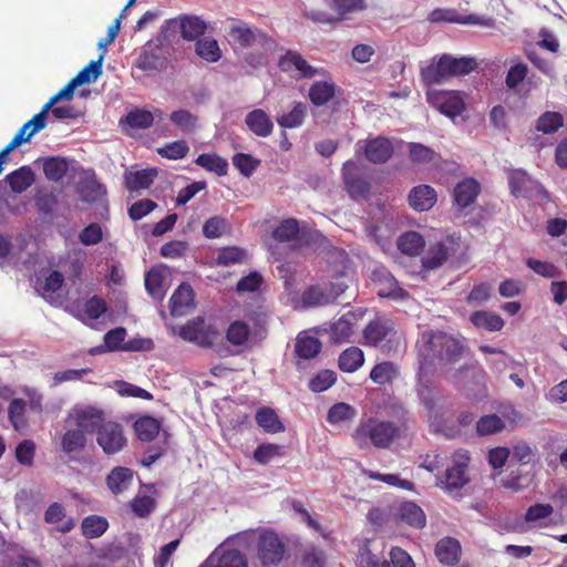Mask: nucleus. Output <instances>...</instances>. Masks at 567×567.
I'll return each instance as SVG.
<instances>
[{
    "mask_svg": "<svg viewBox=\"0 0 567 567\" xmlns=\"http://www.w3.org/2000/svg\"><path fill=\"white\" fill-rule=\"evenodd\" d=\"M401 435L400 426L378 417H368L359 423L351 436L359 447L373 445L377 449H389Z\"/></svg>",
    "mask_w": 567,
    "mask_h": 567,
    "instance_id": "1",
    "label": "nucleus"
},
{
    "mask_svg": "<svg viewBox=\"0 0 567 567\" xmlns=\"http://www.w3.org/2000/svg\"><path fill=\"white\" fill-rule=\"evenodd\" d=\"M476 66L477 63L473 58H453L443 54L437 62L424 68L421 74L426 85H434L443 83L452 76L466 75Z\"/></svg>",
    "mask_w": 567,
    "mask_h": 567,
    "instance_id": "2",
    "label": "nucleus"
},
{
    "mask_svg": "<svg viewBox=\"0 0 567 567\" xmlns=\"http://www.w3.org/2000/svg\"><path fill=\"white\" fill-rule=\"evenodd\" d=\"M425 337L426 355L436 359L442 364L457 362L465 350V346L460 339L444 331H430L424 334Z\"/></svg>",
    "mask_w": 567,
    "mask_h": 567,
    "instance_id": "3",
    "label": "nucleus"
},
{
    "mask_svg": "<svg viewBox=\"0 0 567 567\" xmlns=\"http://www.w3.org/2000/svg\"><path fill=\"white\" fill-rule=\"evenodd\" d=\"M470 456L467 451L458 450L453 454V464L442 475L436 476V486L452 495L463 488L470 478L466 475Z\"/></svg>",
    "mask_w": 567,
    "mask_h": 567,
    "instance_id": "4",
    "label": "nucleus"
},
{
    "mask_svg": "<svg viewBox=\"0 0 567 567\" xmlns=\"http://www.w3.org/2000/svg\"><path fill=\"white\" fill-rule=\"evenodd\" d=\"M179 336L189 342L200 347H212L219 338L217 328L198 317L188 321L181 328Z\"/></svg>",
    "mask_w": 567,
    "mask_h": 567,
    "instance_id": "5",
    "label": "nucleus"
},
{
    "mask_svg": "<svg viewBox=\"0 0 567 567\" xmlns=\"http://www.w3.org/2000/svg\"><path fill=\"white\" fill-rule=\"evenodd\" d=\"M258 558L264 566L278 565L286 553V546L275 532L260 534L257 544Z\"/></svg>",
    "mask_w": 567,
    "mask_h": 567,
    "instance_id": "6",
    "label": "nucleus"
},
{
    "mask_svg": "<svg viewBox=\"0 0 567 567\" xmlns=\"http://www.w3.org/2000/svg\"><path fill=\"white\" fill-rule=\"evenodd\" d=\"M228 34L243 49L259 45L264 50H270L275 44V41L262 31L246 25H233Z\"/></svg>",
    "mask_w": 567,
    "mask_h": 567,
    "instance_id": "7",
    "label": "nucleus"
},
{
    "mask_svg": "<svg viewBox=\"0 0 567 567\" xmlns=\"http://www.w3.org/2000/svg\"><path fill=\"white\" fill-rule=\"evenodd\" d=\"M96 442L105 454H115L126 445L123 426L113 421H106L96 433Z\"/></svg>",
    "mask_w": 567,
    "mask_h": 567,
    "instance_id": "8",
    "label": "nucleus"
},
{
    "mask_svg": "<svg viewBox=\"0 0 567 567\" xmlns=\"http://www.w3.org/2000/svg\"><path fill=\"white\" fill-rule=\"evenodd\" d=\"M429 21L432 23L451 22L458 24H475L486 28H492L495 24V20L491 17H482L478 14L463 16L451 9H434L429 14Z\"/></svg>",
    "mask_w": 567,
    "mask_h": 567,
    "instance_id": "9",
    "label": "nucleus"
},
{
    "mask_svg": "<svg viewBox=\"0 0 567 567\" xmlns=\"http://www.w3.org/2000/svg\"><path fill=\"white\" fill-rule=\"evenodd\" d=\"M396 333L395 323L386 317H377L363 330L364 344L378 347L383 341H390Z\"/></svg>",
    "mask_w": 567,
    "mask_h": 567,
    "instance_id": "10",
    "label": "nucleus"
},
{
    "mask_svg": "<svg viewBox=\"0 0 567 567\" xmlns=\"http://www.w3.org/2000/svg\"><path fill=\"white\" fill-rule=\"evenodd\" d=\"M344 291V288L330 284L328 287L313 285L307 288L301 300L307 307H320L334 302V300Z\"/></svg>",
    "mask_w": 567,
    "mask_h": 567,
    "instance_id": "11",
    "label": "nucleus"
},
{
    "mask_svg": "<svg viewBox=\"0 0 567 567\" xmlns=\"http://www.w3.org/2000/svg\"><path fill=\"white\" fill-rule=\"evenodd\" d=\"M372 280L381 298L406 299L409 292L399 286L394 276L385 268H378L372 272Z\"/></svg>",
    "mask_w": 567,
    "mask_h": 567,
    "instance_id": "12",
    "label": "nucleus"
},
{
    "mask_svg": "<svg viewBox=\"0 0 567 567\" xmlns=\"http://www.w3.org/2000/svg\"><path fill=\"white\" fill-rule=\"evenodd\" d=\"M362 148L365 158L372 164H384L394 153L391 140L384 136L367 140Z\"/></svg>",
    "mask_w": 567,
    "mask_h": 567,
    "instance_id": "13",
    "label": "nucleus"
},
{
    "mask_svg": "<svg viewBox=\"0 0 567 567\" xmlns=\"http://www.w3.org/2000/svg\"><path fill=\"white\" fill-rule=\"evenodd\" d=\"M342 178L347 192L352 196H365L370 192V183L359 174L357 164L349 159L343 164Z\"/></svg>",
    "mask_w": 567,
    "mask_h": 567,
    "instance_id": "14",
    "label": "nucleus"
},
{
    "mask_svg": "<svg viewBox=\"0 0 567 567\" xmlns=\"http://www.w3.org/2000/svg\"><path fill=\"white\" fill-rule=\"evenodd\" d=\"M74 421L75 425L83 430L85 434L97 433L106 422L103 410L94 406H85L75 410Z\"/></svg>",
    "mask_w": 567,
    "mask_h": 567,
    "instance_id": "15",
    "label": "nucleus"
},
{
    "mask_svg": "<svg viewBox=\"0 0 567 567\" xmlns=\"http://www.w3.org/2000/svg\"><path fill=\"white\" fill-rule=\"evenodd\" d=\"M454 244V240L447 237L444 241H439L430 246L422 257V266L427 270L441 267L450 257Z\"/></svg>",
    "mask_w": 567,
    "mask_h": 567,
    "instance_id": "16",
    "label": "nucleus"
},
{
    "mask_svg": "<svg viewBox=\"0 0 567 567\" xmlns=\"http://www.w3.org/2000/svg\"><path fill=\"white\" fill-rule=\"evenodd\" d=\"M481 193V185L474 178H464L453 190V203L458 209L471 206Z\"/></svg>",
    "mask_w": 567,
    "mask_h": 567,
    "instance_id": "17",
    "label": "nucleus"
},
{
    "mask_svg": "<svg viewBox=\"0 0 567 567\" xmlns=\"http://www.w3.org/2000/svg\"><path fill=\"white\" fill-rule=\"evenodd\" d=\"M278 66L284 72L298 71L299 76L305 79H311L317 74V70L299 52L291 50L279 59Z\"/></svg>",
    "mask_w": 567,
    "mask_h": 567,
    "instance_id": "18",
    "label": "nucleus"
},
{
    "mask_svg": "<svg viewBox=\"0 0 567 567\" xmlns=\"http://www.w3.org/2000/svg\"><path fill=\"white\" fill-rule=\"evenodd\" d=\"M409 205L416 212L430 210L437 200L436 190L426 184L413 187L409 193Z\"/></svg>",
    "mask_w": 567,
    "mask_h": 567,
    "instance_id": "19",
    "label": "nucleus"
},
{
    "mask_svg": "<svg viewBox=\"0 0 567 567\" xmlns=\"http://www.w3.org/2000/svg\"><path fill=\"white\" fill-rule=\"evenodd\" d=\"M245 124L258 137H268L274 131L270 116L261 109L248 112L245 116Z\"/></svg>",
    "mask_w": 567,
    "mask_h": 567,
    "instance_id": "20",
    "label": "nucleus"
},
{
    "mask_svg": "<svg viewBox=\"0 0 567 567\" xmlns=\"http://www.w3.org/2000/svg\"><path fill=\"white\" fill-rule=\"evenodd\" d=\"M434 104L442 114L449 117L460 115L465 109V103L460 92H442L435 96Z\"/></svg>",
    "mask_w": 567,
    "mask_h": 567,
    "instance_id": "21",
    "label": "nucleus"
},
{
    "mask_svg": "<svg viewBox=\"0 0 567 567\" xmlns=\"http://www.w3.org/2000/svg\"><path fill=\"white\" fill-rule=\"evenodd\" d=\"M461 544L453 537L442 538L435 546V556L439 561L447 566L457 564L461 558Z\"/></svg>",
    "mask_w": 567,
    "mask_h": 567,
    "instance_id": "22",
    "label": "nucleus"
},
{
    "mask_svg": "<svg viewBox=\"0 0 567 567\" xmlns=\"http://www.w3.org/2000/svg\"><path fill=\"white\" fill-rule=\"evenodd\" d=\"M355 320V315L349 311L332 322L329 329L331 342L342 343L349 341L350 337L353 334Z\"/></svg>",
    "mask_w": 567,
    "mask_h": 567,
    "instance_id": "23",
    "label": "nucleus"
},
{
    "mask_svg": "<svg viewBox=\"0 0 567 567\" xmlns=\"http://www.w3.org/2000/svg\"><path fill=\"white\" fill-rule=\"evenodd\" d=\"M194 301V291L188 284H181L169 300L171 313L174 317L185 315L186 310L192 307Z\"/></svg>",
    "mask_w": 567,
    "mask_h": 567,
    "instance_id": "24",
    "label": "nucleus"
},
{
    "mask_svg": "<svg viewBox=\"0 0 567 567\" xmlns=\"http://www.w3.org/2000/svg\"><path fill=\"white\" fill-rule=\"evenodd\" d=\"M532 476L519 467L508 466L507 473L499 480V485L514 493L523 492L532 484Z\"/></svg>",
    "mask_w": 567,
    "mask_h": 567,
    "instance_id": "25",
    "label": "nucleus"
},
{
    "mask_svg": "<svg viewBox=\"0 0 567 567\" xmlns=\"http://www.w3.org/2000/svg\"><path fill=\"white\" fill-rule=\"evenodd\" d=\"M156 175L157 171L155 168L126 172L124 174L125 187L128 192L146 189L153 184Z\"/></svg>",
    "mask_w": 567,
    "mask_h": 567,
    "instance_id": "26",
    "label": "nucleus"
},
{
    "mask_svg": "<svg viewBox=\"0 0 567 567\" xmlns=\"http://www.w3.org/2000/svg\"><path fill=\"white\" fill-rule=\"evenodd\" d=\"M11 190L17 194L25 192L35 181L34 172L30 166H21L6 176Z\"/></svg>",
    "mask_w": 567,
    "mask_h": 567,
    "instance_id": "27",
    "label": "nucleus"
},
{
    "mask_svg": "<svg viewBox=\"0 0 567 567\" xmlns=\"http://www.w3.org/2000/svg\"><path fill=\"white\" fill-rule=\"evenodd\" d=\"M43 502L40 488H21L14 495L17 509L28 514L35 511Z\"/></svg>",
    "mask_w": 567,
    "mask_h": 567,
    "instance_id": "28",
    "label": "nucleus"
},
{
    "mask_svg": "<svg viewBox=\"0 0 567 567\" xmlns=\"http://www.w3.org/2000/svg\"><path fill=\"white\" fill-rule=\"evenodd\" d=\"M256 423L266 433L276 434L285 431V425L280 421L276 411L271 408H260L255 415Z\"/></svg>",
    "mask_w": 567,
    "mask_h": 567,
    "instance_id": "29",
    "label": "nucleus"
},
{
    "mask_svg": "<svg viewBox=\"0 0 567 567\" xmlns=\"http://www.w3.org/2000/svg\"><path fill=\"white\" fill-rule=\"evenodd\" d=\"M398 516L401 522L414 528H423L426 524V516L423 509L413 502H404L400 505Z\"/></svg>",
    "mask_w": 567,
    "mask_h": 567,
    "instance_id": "30",
    "label": "nucleus"
},
{
    "mask_svg": "<svg viewBox=\"0 0 567 567\" xmlns=\"http://www.w3.org/2000/svg\"><path fill=\"white\" fill-rule=\"evenodd\" d=\"M69 166V161L65 157L49 156L43 159L42 168L48 181L61 182L65 177Z\"/></svg>",
    "mask_w": 567,
    "mask_h": 567,
    "instance_id": "31",
    "label": "nucleus"
},
{
    "mask_svg": "<svg viewBox=\"0 0 567 567\" xmlns=\"http://www.w3.org/2000/svg\"><path fill=\"white\" fill-rule=\"evenodd\" d=\"M48 112L42 106L41 111L22 125L13 138H20V145L28 143L37 133L47 126Z\"/></svg>",
    "mask_w": 567,
    "mask_h": 567,
    "instance_id": "32",
    "label": "nucleus"
},
{
    "mask_svg": "<svg viewBox=\"0 0 567 567\" xmlns=\"http://www.w3.org/2000/svg\"><path fill=\"white\" fill-rule=\"evenodd\" d=\"M133 482V472L127 467H115L106 477L107 487L117 495L128 489Z\"/></svg>",
    "mask_w": 567,
    "mask_h": 567,
    "instance_id": "33",
    "label": "nucleus"
},
{
    "mask_svg": "<svg viewBox=\"0 0 567 567\" xmlns=\"http://www.w3.org/2000/svg\"><path fill=\"white\" fill-rule=\"evenodd\" d=\"M161 426V421L150 415L141 416L133 425L136 436L143 442L153 441L158 435Z\"/></svg>",
    "mask_w": 567,
    "mask_h": 567,
    "instance_id": "34",
    "label": "nucleus"
},
{
    "mask_svg": "<svg viewBox=\"0 0 567 567\" xmlns=\"http://www.w3.org/2000/svg\"><path fill=\"white\" fill-rule=\"evenodd\" d=\"M364 363V353L358 347H349L341 352L338 360L339 369L347 373H353Z\"/></svg>",
    "mask_w": 567,
    "mask_h": 567,
    "instance_id": "35",
    "label": "nucleus"
},
{
    "mask_svg": "<svg viewBox=\"0 0 567 567\" xmlns=\"http://www.w3.org/2000/svg\"><path fill=\"white\" fill-rule=\"evenodd\" d=\"M321 341L312 336L300 333L296 339L295 352L297 357L310 360L316 358L321 351Z\"/></svg>",
    "mask_w": 567,
    "mask_h": 567,
    "instance_id": "36",
    "label": "nucleus"
},
{
    "mask_svg": "<svg viewBox=\"0 0 567 567\" xmlns=\"http://www.w3.org/2000/svg\"><path fill=\"white\" fill-rule=\"evenodd\" d=\"M336 94V85L332 82L316 81L309 90V99L316 106L326 105Z\"/></svg>",
    "mask_w": 567,
    "mask_h": 567,
    "instance_id": "37",
    "label": "nucleus"
},
{
    "mask_svg": "<svg viewBox=\"0 0 567 567\" xmlns=\"http://www.w3.org/2000/svg\"><path fill=\"white\" fill-rule=\"evenodd\" d=\"M470 320L476 328H482L492 332L499 331L504 327V320L501 316L485 310L473 312Z\"/></svg>",
    "mask_w": 567,
    "mask_h": 567,
    "instance_id": "38",
    "label": "nucleus"
},
{
    "mask_svg": "<svg viewBox=\"0 0 567 567\" xmlns=\"http://www.w3.org/2000/svg\"><path fill=\"white\" fill-rule=\"evenodd\" d=\"M86 445V434L83 430L68 429L61 437V447L66 454L82 451Z\"/></svg>",
    "mask_w": 567,
    "mask_h": 567,
    "instance_id": "39",
    "label": "nucleus"
},
{
    "mask_svg": "<svg viewBox=\"0 0 567 567\" xmlns=\"http://www.w3.org/2000/svg\"><path fill=\"white\" fill-rule=\"evenodd\" d=\"M27 402L23 399H13L8 406V417L18 432L25 430L29 426L25 417Z\"/></svg>",
    "mask_w": 567,
    "mask_h": 567,
    "instance_id": "40",
    "label": "nucleus"
},
{
    "mask_svg": "<svg viewBox=\"0 0 567 567\" xmlns=\"http://www.w3.org/2000/svg\"><path fill=\"white\" fill-rule=\"evenodd\" d=\"M195 164L218 176H225L228 172V162L217 154H199Z\"/></svg>",
    "mask_w": 567,
    "mask_h": 567,
    "instance_id": "41",
    "label": "nucleus"
},
{
    "mask_svg": "<svg viewBox=\"0 0 567 567\" xmlns=\"http://www.w3.org/2000/svg\"><path fill=\"white\" fill-rule=\"evenodd\" d=\"M81 528L85 538H97L107 530L109 522L105 517L93 514L82 520Z\"/></svg>",
    "mask_w": 567,
    "mask_h": 567,
    "instance_id": "42",
    "label": "nucleus"
},
{
    "mask_svg": "<svg viewBox=\"0 0 567 567\" xmlns=\"http://www.w3.org/2000/svg\"><path fill=\"white\" fill-rule=\"evenodd\" d=\"M424 245V238L416 231H406L398 240L399 249L409 256L419 255L423 250Z\"/></svg>",
    "mask_w": 567,
    "mask_h": 567,
    "instance_id": "43",
    "label": "nucleus"
},
{
    "mask_svg": "<svg viewBox=\"0 0 567 567\" xmlns=\"http://www.w3.org/2000/svg\"><path fill=\"white\" fill-rule=\"evenodd\" d=\"M126 337L125 328L117 327L110 331H107L104 336V343L109 351H118V350H134L138 351L144 349L141 344H130L128 347H124L123 342Z\"/></svg>",
    "mask_w": 567,
    "mask_h": 567,
    "instance_id": "44",
    "label": "nucleus"
},
{
    "mask_svg": "<svg viewBox=\"0 0 567 567\" xmlns=\"http://www.w3.org/2000/svg\"><path fill=\"white\" fill-rule=\"evenodd\" d=\"M563 126L564 117L559 112L546 111L537 118L535 130L543 134H553Z\"/></svg>",
    "mask_w": 567,
    "mask_h": 567,
    "instance_id": "45",
    "label": "nucleus"
},
{
    "mask_svg": "<svg viewBox=\"0 0 567 567\" xmlns=\"http://www.w3.org/2000/svg\"><path fill=\"white\" fill-rule=\"evenodd\" d=\"M396 375L398 369L390 361L375 364L370 372V379L379 385L392 383Z\"/></svg>",
    "mask_w": 567,
    "mask_h": 567,
    "instance_id": "46",
    "label": "nucleus"
},
{
    "mask_svg": "<svg viewBox=\"0 0 567 567\" xmlns=\"http://www.w3.org/2000/svg\"><path fill=\"white\" fill-rule=\"evenodd\" d=\"M181 34L185 40H195L206 31V23L198 17H183L181 19Z\"/></svg>",
    "mask_w": 567,
    "mask_h": 567,
    "instance_id": "47",
    "label": "nucleus"
},
{
    "mask_svg": "<svg viewBox=\"0 0 567 567\" xmlns=\"http://www.w3.org/2000/svg\"><path fill=\"white\" fill-rule=\"evenodd\" d=\"M307 114V106L302 102H297L292 110L277 118L278 124L284 128H296L303 124Z\"/></svg>",
    "mask_w": 567,
    "mask_h": 567,
    "instance_id": "48",
    "label": "nucleus"
},
{
    "mask_svg": "<svg viewBox=\"0 0 567 567\" xmlns=\"http://www.w3.org/2000/svg\"><path fill=\"white\" fill-rule=\"evenodd\" d=\"M249 326L241 320L231 322L226 331L227 341L236 347L245 346L249 339Z\"/></svg>",
    "mask_w": 567,
    "mask_h": 567,
    "instance_id": "49",
    "label": "nucleus"
},
{
    "mask_svg": "<svg viewBox=\"0 0 567 567\" xmlns=\"http://www.w3.org/2000/svg\"><path fill=\"white\" fill-rule=\"evenodd\" d=\"M195 51L207 62H217L221 58V51L217 41L210 38L197 40Z\"/></svg>",
    "mask_w": 567,
    "mask_h": 567,
    "instance_id": "50",
    "label": "nucleus"
},
{
    "mask_svg": "<svg viewBox=\"0 0 567 567\" xmlns=\"http://www.w3.org/2000/svg\"><path fill=\"white\" fill-rule=\"evenodd\" d=\"M102 61L103 55H100L97 60L91 61L71 80L76 86L95 81L102 74Z\"/></svg>",
    "mask_w": 567,
    "mask_h": 567,
    "instance_id": "51",
    "label": "nucleus"
},
{
    "mask_svg": "<svg viewBox=\"0 0 567 567\" xmlns=\"http://www.w3.org/2000/svg\"><path fill=\"white\" fill-rule=\"evenodd\" d=\"M299 223L295 218H288L280 223L272 231V237L279 243L291 241L298 238Z\"/></svg>",
    "mask_w": 567,
    "mask_h": 567,
    "instance_id": "52",
    "label": "nucleus"
},
{
    "mask_svg": "<svg viewBox=\"0 0 567 567\" xmlns=\"http://www.w3.org/2000/svg\"><path fill=\"white\" fill-rule=\"evenodd\" d=\"M533 179L522 169H515L509 174L508 185L514 196L525 197Z\"/></svg>",
    "mask_w": 567,
    "mask_h": 567,
    "instance_id": "53",
    "label": "nucleus"
},
{
    "mask_svg": "<svg viewBox=\"0 0 567 567\" xmlns=\"http://www.w3.org/2000/svg\"><path fill=\"white\" fill-rule=\"evenodd\" d=\"M505 422L496 414H487L476 422V432L481 436L491 435L503 431Z\"/></svg>",
    "mask_w": 567,
    "mask_h": 567,
    "instance_id": "54",
    "label": "nucleus"
},
{
    "mask_svg": "<svg viewBox=\"0 0 567 567\" xmlns=\"http://www.w3.org/2000/svg\"><path fill=\"white\" fill-rule=\"evenodd\" d=\"M357 414L355 409L344 402L333 404L327 415V421L330 424H338L344 421L352 420Z\"/></svg>",
    "mask_w": 567,
    "mask_h": 567,
    "instance_id": "55",
    "label": "nucleus"
},
{
    "mask_svg": "<svg viewBox=\"0 0 567 567\" xmlns=\"http://www.w3.org/2000/svg\"><path fill=\"white\" fill-rule=\"evenodd\" d=\"M246 257L247 254L245 249L237 246H229L218 251L216 261L220 266H230L244 262Z\"/></svg>",
    "mask_w": 567,
    "mask_h": 567,
    "instance_id": "56",
    "label": "nucleus"
},
{
    "mask_svg": "<svg viewBox=\"0 0 567 567\" xmlns=\"http://www.w3.org/2000/svg\"><path fill=\"white\" fill-rule=\"evenodd\" d=\"M164 278L159 271L150 270L145 276V289L148 295L158 301H162L165 297V290L163 287Z\"/></svg>",
    "mask_w": 567,
    "mask_h": 567,
    "instance_id": "57",
    "label": "nucleus"
},
{
    "mask_svg": "<svg viewBox=\"0 0 567 567\" xmlns=\"http://www.w3.org/2000/svg\"><path fill=\"white\" fill-rule=\"evenodd\" d=\"M125 122L132 128H148L153 125V113L142 109H134L125 116Z\"/></svg>",
    "mask_w": 567,
    "mask_h": 567,
    "instance_id": "58",
    "label": "nucleus"
},
{
    "mask_svg": "<svg viewBox=\"0 0 567 567\" xmlns=\"http://www.w3.org/2000/svg\"><path fill=\"white\" fill-rule=\"evenodd\" d=\"M132 512L141 518L148 517L156 507V499L148 495H136L130 503Z\"/></svg>",
    "mask_w": 567,
    "mask_h": 567,
    "instance_id": "59",
    "label": "nucleus"
},
{
    "mask_svg": "<svg viewBox=\"0 0 567 567\" xmlns=\"http://www.w3.org/2000/svg\"><path fill=\"white\" fill-rule=\"evenodd\" d=\"M409 156L411 162L415 164H429L434 162L436 153L429 146L420 143L409 144Z\"/></svg>",
    "mask_w": 567,
    "mask_h": 567,
    "instance_id": "60",
    "label": "nucleus"
},
{
    "mask_svg": "<svg viewBox=\"0 0 567 567\" xmlns=\"http://www.w3.org/2000/svg\"><path fill=\"white\" fill-rule=\"evenodd\" d=\"M284 447L272 443H262L254 451V458L261 465L268 464L274 457L281 456Z\"/></svg>",
    "mask_w": 567,
    "mask_h": 567,
    "instance_id": "61",
    "label": "nucleus"
},
{
    "mask_svg": "<svg viewBox=\"0 0 567 567\" xmlns=\"http://www.w3.org/2000/svg\"><path fill=\"white\" fill-rule=\"evenodd\" d=\"M188 152H189V146L183 140L167 143L163 147L157 148V153L162 157H165L168 159H182L188 154Z\"/></svg>",
    "mask_w": 567,
    "mask_h": 567,
    "instance_id": "62",
    "label": "nucleus"
},
{
    "mask_svg": "<svg viewBox=\"0 0 567 567\" xmlns=\"http://www.w3.org/2000/svg\"><path fill=\"white\" fill-rule=\"evenodd\" d=\"M233 165L246 177L252 175L260 161L254 158L250 154L236 153L231 158Z\"/></svg>",
    "mask_w": 567,
    "mask_h": 567,
    "instance_id": "63",
    "label": "nucleus"
},
{
    "mask_svg": "<svg viewBox=\"0 0 567 567\" xmlns=\"http://www.w3.org/2000/svg\"><path fill=\"white\" fill-rule=\"evenodd\" d=\"M227 229V221L220 216L208 218L203 225V235L208 239L221 237Z\"/></svg>",
    "mask_w": 567,
    "mask_h": 567,
    "instance_id": "64",
    "label": "nucleus"
}]
</instances>
